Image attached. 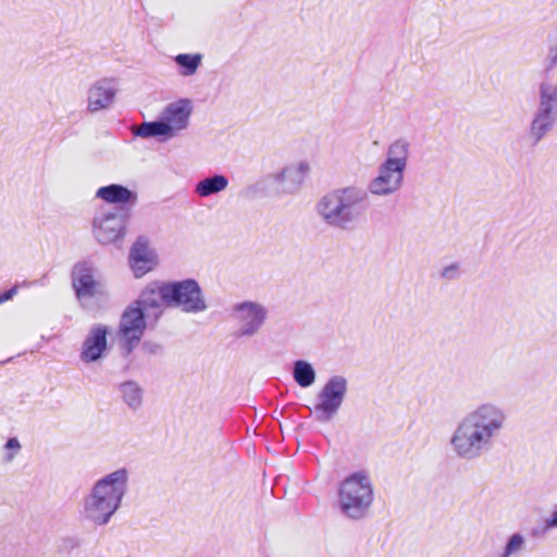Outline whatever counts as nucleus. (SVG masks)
Masks as SVG:
<instances>
[{
    "label": "nucleus",
    "instance_id": "f257e3e1",
    "mask_svg": "<svg viewBox=\"0 0 557 557\" xmlns=\"http://www.w3.org/2000/svg\"><path fill=\"white\" fill-rule=\"evenodd\" d=\"M508 424L506 409L494 401H484L469 410L456 424L449 438L453 454L473 461L494 449Z\"/></svg>",
    "mask_w": 557,
    "mask_h": 557
},
{
    "label": "nucleus",
    "instance_id": "f03ea898",
    "mask_svg": "<svg viewBox=\"0 0 557 557\" xmlns=\"http://www.w3.org/2000/svg\"><path fill=\"white\" fill-rule=\"evenodd\" d=\"M369 208L367 189L349 185L331 189L315 202L319 219L329 227L341 231L354 230Z\"/></svg>",
    "mask_w": 557,
    "mask_h": 557
},
{
    "label": "nucleus",
    "instance_id": "7ed1b4c3",
    "mask_svg": "<svg viewBox=\"0 0 557 557\" xmlns=\"http://www.w3.org/2000/svg\"><path fill=\"white\" fill-rule=\"evenodd\" d=\"M374 500V490L370 475L361 470L347 475L337 487V509L346 519H364Z\"/></svg>",
    "mask_w": 557,
    "mask_h": 557
},
{
    "label": "nucleus",
    "instance_id": "20e7f679",
    "mask_svg": "<svg viewBox=\"0 0 557 557\" xmlns=\"http://www.w3.org/2000/svg\"><path fill=\"white\" fill-rule=\"evenodd\" d=\"M191 113V100L181 98L170 102L161 111L159 120L141 122V138H156L159 143H166L189 127Z\"/></svg>",
    "mask_w": 557,
    "mask_h": 557
},
{
    "label": "nucleus",
    "instance_id": "39448f33",
    "mask_svg": "<svg viewBox=\"0 0 557 557\" xmlns=\"http://www.w3.org/2000/svg\"><path fill=\"white\" fill-rule=\"evenodd\" d=\"M557 125V82L546 77L536 86L535 110L528 128L533 145L542 141Z\"/></svg>",
    "mask_w": 557,
    "mask_h": 557
},
{
    "label": "nucleus",
    "instance_id": "423d86ee",
    "mask_svg": "<svg viewBox=\"0 0 557 557\" xmlns=\"http://www.w3.org/2000/svg\"><path fill=\"white\" fill-rule=\"evenodd\" d=\"M164 296L168 307L177 308L184 313L197 314L208 309L202 288L195 278L166 282Z\"/></svg>",
    "mask_w": 557,
    "mask_h": 557
},
{
    "label": "nucleus",
    "instance_id": "0eeeda50",
    "mask_svg": "<svg viewBox=\"0 0 557 557\" xmlns=\"http://www.w3.org/2000/svg\"><path fill=\"white\" fill-rule=\"evenodd\" d=\"M347 392L348 381L345 376H331L317 394L311 409L314 419L320 423L332 421L343 406Z\"/></svg>",
    "mask_w": 557,
    "mask_h": 557
},
{
    "label": "nucleus",
    "instance_id": "6e6552de",
    "mask_svg": "<svg viewBox=\"0 0 557 557\" xmlns=\"http://www.w3.org/2000/svg\"><path fill=\"white\" fill-rule=\"evenodd\" d=\"M71 280L76 299L83 308L89 307L91 298L104 294L101 273L91 261L84 260L75 263Z\"/></svg>",
    "mask_w": 557,
    "mask_h": 557
},
{
    "label": "nucleus",
    "instance_id": "1a4fd4ad",
    "mask_svg": "<svg viewBox=\"0 0 557 557\" xmlns=\"http://www.w3.org/2000/svg\"><path fill=\"white\" fill-rule=\"evenodd\" d=\"M126 212L121 209H102L92 221V234L102 245L112 244L125 234Z\"/></svg>",
    "mask_w": 557,
    "mask_h": 557
},
{
    "label": "nucleus",
    "instance_id": "9d476101",
    "mask_svg": "<svg viewBox=\"0 0 557 557\" xmlns=\"http://www.w3.org/2000/svg\"><path fill=\"white\" fill-rule=\"evenodd\" d=\"M268 308L258 301H242L233 306L238 336L251 337L259 333L268 319Z\"/></svg>",
    "mask_w": 557,
    "mask_h": 557
},
{
    "label": "nucleus",
    "instance_id": "9b49d317",
    "mask_svg": "<svg viewBox=\"0 0 557 557\" xmlns=\"http://www.w3.org/2000/svg\"><path fill=\"white\" fill-rule=\"evenodd\" d=\"M120 91V83L114 77H101L95 81L87 89L86 110L91 113H99L110 110Z\"/></svg>",
    "mask_w": 557,
    "mask_h": 557
},
{
    "label": "nucleus",
    "instance_id": "f8f14e48",
    "mask_svg": "<svg viewBox=\"0 0 557 557\" xmlns=\"http://www.w3.org/2000/svg\"><path fill=\"white\" fill-rule=\"evenodd\" d=\"M165 286L166 282L156 281L141 290V331L153 326L168 307V298L164 296Z\"/></svg>",
    "mask_w": 557,
    "mask_h": 557
},
{
    "label": "nucleus",
    "instance_id": "ddd939ff",
    "mask_svg": "<svg viewBox=\"0 0 557 557\" xmlns=\"http://www.w3.org/2000/svg\"><path fill=\"white\" fill-rule=\"evenodd\" d=\"M116 337L125 355L139 345V299L133 300L122 313Z\"/></svg>",
    "mask_w": 557,
    "mask_h": 557
},
{
    "label": "nucleus",
    "instance_id": "4468645a",
    "mask_svg": "<svg viewBox=\"0 0 557 557\" xmlns=\"http://www.w3.org/2000/svg\"><path fill=\"white\" fill-rule=\"evenodd\" d=\"M404 178L405 171L381 163L376 175L369 182L367 191L377 197L392 196L400 190Z\"/></svg>",
    "mask_w": 557,
    "mask_h": 557
},
{
    "label": "nucleus",
    "instance_id": "2eb2a0df",
    "mask_svg": "<svg viewBox=\"0 0 557 557\" xmlns=\"http://www.w3.org/2000/svg\"><path fill=\"white\" fill-rule=\"evenodd\" d=\"M127 482L128 472L121 468L97 480L90 491L120 506L127 491Z\"/></svg>",
    "mask_w": 557,
    "mask_h": 557
},
{
    "label": "nucleus",
    "instance_id": "dca6fc26",
    "mask_svg": "<svg viewBox=\"0 0 557 557\" xmlns=\"http://www.w3.org/2000/svg\"><path fill=\"white\" fill-rule=\"evenodd\" d=\"M309 172L310 163L307 160H299L285 165L272 177L284 193L294 194L301 188Z\"/></svg>",
    "mask_w": 557,
    "mask_h": 557
},
{
    "label": "nucleus",
    "instance_id": "f3484780",
    "mask_svg": "<svg viewBox=\"0 0 557 557\" xmlns=\"http://www.w3.org/2000/svg\"><path fill=\"white\" fill-rule=\"evenodd\" d=\"M120 506L113 504L106 497L89 491L83 500V516L86 520L97 524H107Z\"/></svg>",
    "mask_w": 557,
    "mask_h": 557
},
{
    "label": "nucleus",
    "instance_id": "a211bd4d",
    "mask_svg": "<svg viewBox=\"0 0 557 557\" xmlns=\"http://www.w3.org/2000/svg\"><path fill=\"white\" fill-rule=\"evenodd\" d=\"M108 333L109 327L102 324L90 327L82 344L79 354V358L84 363L96 362L104 356L108 350Z\"/></svg>",
    "mask_w": 557,
    "mask_h": 557
},
{
    "label": "nucleus",
    "instance_id": "6ab92c4d",
    "mask_svg": "<svg viewBox=\"0 0 557 557\" xmlns=\"http://www.w3.org/2000/svg\"><path fill=\"white\" fill-rule=\"evenodd\" d=\"M96 197L107 203L125 206L127 203L134 205L137 199V194L136 191H132L122 185L111 184L98 188L96 191Z\"/></svg>",
    "mask_w": 557,
    "mask_h": 557
},
{
    "label": "nucleus",
    "instance_id": "aec40b11",
    "mask_svg": "<svg viewBox=\"0 0 557 557\" xmlns=\"http://www.w3.org/2000/svg\"><path fill=\"white\" fill-rule=\"evenodd\" d=\"M410 153V144L405 138L394 140L386 149V158L382 162L384 164L405 171L408 165Z\"/></svg>",
    "mask_w": 557,
    "mask_h": 557
},
{
    "label": "nucleus",
    "instance_id": "412c9836",
    "mask_svg": "<svg viewBox=\"0 0 557 557\" xmlns=\"http://www.w3.org/2000/svg\"><path fill=\"white\" fill-rule=\"evenodd\" d=\"M228 178L223 174L207 176L195 185L194 193L200 198H208L225 190Z\"/></svg>",
    "mask_w": 557,
    "mask_h": 557
},
{
    "label": "nucleus",
    "instance_id": "4be33fe9",
    "mask_svg": "<svg viewBox=\"0 0 557 557\" xmlns=\"http://www.w3.org/2000/svg\"><path fill=\"white\" fill-rule=\"evenodd\" d=\"M528 540L521 532L511 533L502 550L492 554L490 557H516L527 550Z\"/></svg>",
    "mask_w": 557,
    "mask_h": 557
},
{
    "label": "nucleus",
    "instance_id": "5701e85b",
    "mask_svg": "<svg viewBox=\"0 0 557 557\" xmlns=\"http://www.w3.org/2000/svg\"><path fill=\"white\" fill-rule=\"evenodd\" d=\"M293 377L300 387L306 388L314 383L317 374L311 363L306 360H297L294 362Z\"/></svg>",
    "mask_w": 557,
    "mask_h": 557
},
{
    "label": "nucleus",
    "instance_id": "b1692460",
    "mask_svg": "<svg viewBox=\"0 0 557 557\" xmlns=\"http://www.w3.org/2000/svg\"><path fill=\"white\" fill-rule=\"evenodd\" d=\"M160 263L157 249L148 239L141 237V275L153 271Z\"/></svg>",
    "mask_w": 557,
    "mask_h": 557
},
{
    "label": "nucleus",
    "instance_id": "393cba45",
    "mask_svg": "<svg viewBox=\"0 0 557 557\" xmlns=\"http://www.w3.org/2000/svg\"><path fill=\"white\" fill-rule=\"evenodd\" d=\"M175 63L180 66V73L184 76H190L196 73L201 64V54L181 53L174 58Z\"/></svg>",
    "mask_w": 557,
    "mask_h": 557
},
{
    "label": "nucleus",
    "instance_id": "a878e982",
    "mask_svg": "<svg viewBox=\"0 0 557 557\" xmlns=\"http://www.w3.org/2000/svg\"><path fill=\"white\" fill-rule=\"evenodd\" d=\"M553 530H557V503L553 506L550 513L542 523L531 529V536L542 539Z\"/></svg>",
    "mask_w": 557,
    "mask_h": 557
},
{
    "label": "nucleus",
    "instance_id": "bb28decb",
    "mask_svg": "<svg viewBox=\"0 0 557 557\" xmlns=\"http://www.w3.org/2000/svg\"><path fill=\"white\" fill-rule=\"evenodd\" d=\"M120 393L124 403L132 409L139 406V385L135 381H127L120 385Z\"/></svg>",
    "mask_w": 557,
    "mask_h": 557
},
{
    "label": "nucleus",
    "instance_id": "cd10ccee",
    "mask_svg": "<svg viewBox=\"0 0 557 557\" xmlns=\"http://www.w3.org/2000/svg\"><path fill=\"white\" fill-rule=\"evenodd\" d=\"M461 275L460 264L458 262L450 263L445 265L441 271V278L445 281H454L457 280Z\"/></svg>",
    "mask_w": 557,
    "mask_h": 557
},
{
    "label": "nucleus",
    "instance_id": "c85d7f7f",
    "mask_svg": "<svg viewBox=\"0 0 557 557\" xmlns=\"http://www.w3.org/2000/svg\"><path fill=\"white\" fill-rule=\"evenodd\" d=\"M129 267L134 273V276L139 277V242H135L131 248L129 258H128Z\"/></svg>",
    "mask_w": 557,
    "mask_h": 557
},
{
    "label": "nucleus",
    "instance_id": "c756f323",
    "mask_svg": "<svg viewBox=\"0 0 557 557\" xmlns=\"http://www.w3.org/2000/svg\"><path fill=\"white\" fill-rule=\"evenodd\" d=\"M4 448L8 450L5 460L12 461L21 450L20 441L16 437H11L7 441Z\"/></svg>",
    "mask_w": 557,
    "mask_h": 557
},
{
    "label": "nucleus",
    "instance_id": "7c9ffc66",
    "mask_svg": "<svg viewBox=\"0 0 557 557\" xmlns=\"http://www.w3.org/2000/svg\"><path fill=\"white\" fill-rule=\"evenodd\" d=\"M161 350H162V347L159 344L151 343V342H145L141 344V351H145V352H148L151 355H157V354L161 352Z\"/></svg>",
    "mask_w": 557,
    "mask_h": 557
},
{
    "label": "nucleus",
    "instance_id": "2f4dec72",
    "mask_svg": "<svg viewBox=\"0 0 557 557\" xmlns=\"http://www.w3.org/2000/svg\"><path fill=\"white\" fill-rule=\"evenodd\" d=\"M17 293V287L16 286H13L12 288H10L9 290H5L3 293L0 294V305L12 299L13 296Z\"/></svg>",
    "mask_w": 557,
    "mask_h": 557
},
{
    "label": "nucleus",
    "instance_id": "473e14b6",
    "mask_svg": "<svg viewBox=\"0 0 557 557\" xmlns=\"http://www.w3.org/2000/svg\"><path fill=\"white\" fill-rule=\"evenodd\" d=\"M132 129L135 136H139V125H134Z\"/></svg>",
    "mask_w": 557,
    "mask_h": 557
}]
</instances>
